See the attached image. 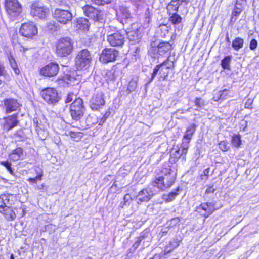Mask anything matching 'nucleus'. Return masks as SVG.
Masks as SVG:
<instances>
[{"mask_svg":"<svg viewBox=\"0 0 259 259\" xmlns=\"http://www.w3.org/2000/svg\"><path fill=\"white\" fill-rule=\"evenodd\" d=\"M162 173L164 174L163 178L164 180V183L166 188L170 187L175 182L176 175L170 168L163 169Z\"/></svg>","mask_w":259,"mask_h":259,"instance_id":"obj_19","label":"nucleus"},{"mask_svg":"<svg viewBox=\"0 0 259 259\" xmlns=\"http://www.w3.org/2000/svg\"><path fill=\"white\" fill-rule=\"evenodd\" d=\"M84 15L95 22H101L103 21V12L96 9L91 5H87L82 7Z\"/></svg>","mask_w":259,"mask_h":259,"instance_id":"obj_6","label":"nucleus"},{"mask_svg":"<svg viewBox=\"0 0 259 259\" xmlns=\"http://www.w3.org/2000/svg\"><path fill=\"white\" fill-rule=\"evenodd\" d=\"M15 197L10 194H3L0 195V209L4 207H10L14 203Z\"/></svg>","mask_w":259,"mask_h":259,"instance_id":"obj_21","label":"nucleus"},{"mask_svg":"<svg viewBox=\"0 0 259 259\" xmlns=\"http://www.w3.org/2000/svg\"><path fill=\"white\" fill-rule=\"evenodd\" d=\"M34 123L36 124L35 128L36 132L38 134V136L39 137L40 139L42 140H45L47 136V133L45 131L42 130L40 127L39 126V124L38 121H35L34 120Z\"/></svg>","mask_w":259,"mask_h":259,"instance_id":"obj_34","label":"nucleus"},{"mask_svg":"<svg viewBox=\"0 0 259 259\" xmlns=\"http://www.w3.org/2000/svg\"><path fill=\"white\" fill-rule=\"evenodd\" d=\"M141 242V240L140 239H139L136 242H135L134 243L133 246L135 249L139 247V246L140 245Z\"/></svg>","mask_w":259,"mask_h":259,"instance_id":"obj_54","label":"nucleus"},{"mask_svg":"<svg viewBox=\"0 0 259 259\" xmlns=\"http://www.w3.org/2000/svg\"><path fill=\"white\" fill-rule=\"evenodd\" d=\"M91 1L98 5H103L111 2V0H91Z\"/></svg>","mask_w":259,"mask_h":259,"instance_id":"obj_45","label":"nucleus"},{"mask_svg":"<svg viewBox=\"0 0 259 259\" xmlns=\"http://www.w3.org/2000/svg\"><path fill=\"white\" fill-rule=\"evenodd\" d=\"M158 48L155 49V51L157 49L160 52V56H163L168 53L171 49V45L168 42H161L158 45Z\"/></svg>","mask_w":259,"mask_h":259,"instance_id":"obj_27","label":"nucleus"},{"mask_svg":"<svg viewBox=\"0 0 259 259\" xmlns=\"http://www.w3.org/2000/svg\"><path fill=\"white\" fill-rule=\"evenodd\" d=\"M59 71V66L55 62H51L46 65L40 70V75L48 77L56 76Z\"/></svg>","mask_w":259,"mask_h":259,"instance_id":"obj_9","label":"nucleus"},{"mask_svg":"<svg viewBox=\"0 0 259 259\" xmlns=\"http://www.w3.org/2000/svg\"><path fill=\"white\" fill-rule=\"evenodd\" d=\"M219 148L223 151H227L229 148L225 141H221L219 143Z\"/></svg>","mask_w":259,"mask_h":259,"instance_id":"obj_44","label":"nucleus"},{"mask_svg":"<svg viewBox=\"0 0 259 259\" xmlns=\"http://www.w3.org/2000/svg\"><path fill=\"white\" fill-rule=\"evenodd\" d=\"M74 46L73 41L69 37L59 39L56 45V52L58 56L66 57L71 54Z\"/></svg>","mask_w":259,"mask_h":259,"instance_id":"obj_2","label":"nucleus"},{"mask_svg":"<svg viewBox=\"0 0 259 259\" xmlns=\"http://www.w3.org/2000/svg\"><path fill=\"white\" fill-rule=\"evenodd\" d=\"M232 144L235 147H239L241 144V136L240 135H234L232 137Z\"/></svg>","mask_w":259,"mask_h":259,"instance_id":"obj_39","label":"nucleus"},{"mask_svg":"<svg viewBox=\"0 0 259 259\" xmlns=\"http://www.w3.org/2000/svg\"><path fill=\"white\" fill-rule=\"evenodd\" d=\"M215 190V189L213 187V186L209 187L207 189H206L205 191V193H213L214 192Z\"/></svg>","mask_w":259,"mask_h":259,"instance_id":"obj_52","label":"nucleus"},{"mask_svg":"<svg viewBox=\"0 0 259 259\" xmlns=\"http://www.w3.org/2000/svg\"><path fill=\"white\" fill-rule=\"evenodd\" d=\"M244 123H245V124H244V125H245V126H244V127L243 128V131H245V128H246V125H247V122H246V121H244Z\"/></svg>","mask_w":259,"mask_h":259,"instance_id":"obj_60","label":"nucleus"},{"mask_svg":"<svg viewBox=\"0 0 259 259\" xmlns=\"http://www.w3.org/2000/svg\"><path fill=\"white\" fill-rule=\"evenodd\" d=\"M0 213H2L5 219L9 221H13L16 218V214L11 206L2 208L0 209Z\"/></svg>","mask_w":259,"mask_h":259,"instance_id":"obj_23","label":"nucleus"},{"mask_svg":"<svg viewBox=\"0 0 259 259\" xmlns=\"http://www.w3.org/2000/svg\"><path fill=\"white\" fill-rule=\"evenodd\" d=\"M23 156V149L20 147H18L14 150L12 153L9 154V158L13 161H16L20 160Z\"/></svg>","mask_w":259,"mask_h":259,"instance_id":"obj_29","label":"nucleus"},{"mask_svg":"<svg viewBox=\"0 0 259 259\" xmlns=\"http://www.w3.org/2000/svg\"><path fill=\"white\" fill-rule=\"evenodd\" d=\"M164 180L163 178V176H159L154 179L153 181H152L150 185L152 186V189L153 187H157L159 190H164L166 189L164 183Z\"/></svg>","mask_w":259,"mask_h":259,"instance_id":"obj_28","label":"nucleus"},{"mask_svg":"<svg viewBox=\"0 0 259 259\" xmlns=\"http://www.w3.org/2000/svg\"><path fill=\"white\" fill-rule=\"evenodd\" d=\"M47 11V9L41 3L36 2L31 5L30 14L34 17L43 18L46 15Z\"/></svg>","mask_w":259,"mask_h":259,"instance_id":"obj_13","label":"nucleus"},{"mask_svg":"<svg viewBox=\"0 0 259 259\" xmlns=\"http://www.w3.org/2000/svg\"><path fill=\"white\" fill-rule=\"evenodd\" d=\"M189 0H181L182 2H185L186 4L188 3Z\"/></svg>","mask_w":259,"mask_h":259,"instance_id":"obj_61","label":"nucleus"},{"mask_svg":"<svg viewBox=\"0 0 259 259\" xmlns=\"http://www.w3.org/2000/svg\"><path fill=\"white\" fill-rule=\"evenodd\" d=\"M73 94H69L66 99L65 102L66 103H69V102L72 101V100L73 99Z\"/></svg>","mask_w":259,"mask_h":259,"instance_id":"obj_53","label":"nucleus"},{"mask_svg":"<svg viewBox=\"0 0 259 259\" xmlns=\"http://www.w3.org/2000/svg\"><path fill=\"white\" fill-rule=\"evenodd\" d=\"M154 194V192L152 188L148 187L143 189L141 190L138 194L136 196V200L138 204L141 202H148L153 197Z\"/></svg>","mask_w":259,"mask_h":259,"instance_id":"obj_14","label":"nucleus"},{"mask_svg":"<svg viewBox=\"0 0 259 259\" xmlns=\"http://www.w3.org/2000/svg\"><path fill=\"white\" fill-rule=\"evenodd\" d=\"M188 142L183 141L180 147L177 149H173L171 152L170 160L173 163H176L178 159L183 155H186L188 149Z\"/></svg>","mask_w":259,"mask_h":259,"instance_id":"obj_12","label":"nucleus"},{"mask_svg":"<svg viewBox=\"0 0 259 259\" xmlns=\"http://www.w3.org/2000/svg\"><path fill=\"white\" fill-rule=\"evenodd\" d=\"M68 80H69L70 82H73V80H76L77 79L74 78L73 77L70 76L68 77Z\"/></svg>","mask_w":259,"mask_h":259,"instance_id":"obj_57","label":"nucleus"},{"mask_svg":"<svg viewBox=\"0 0 259 259\" xmlns=\"http://www.w3.org/2000/svg\"><path fill=\"white\" fill-rule=\"evenodd\" d=\"M173 68H174V62L170 60V57H169L166 60L159 65H157L154 67L149 83L152 82L155 78L158 72H159V80H164L168 76L170 69Z\"/></svg>","mask_w":259,"mask_h":259,"instance_id":"obj_1","label":"nucleus"},{"mask_svg":"<svg viewBox=\"0 0 259 259\" xmlns=\"http://www.w3.org/2000/svg\"><path fill=\"white\" fill-rule=\"evenodd\" d=\"M242 0H237L236 3L235 5L234 9L232 12L231 21L235 22L237 17L242 11L243 7L241 2Z\"/></svg>","mask_w":259,"mask_h":259,"instance_id":"obj_26","label":"nucleus"},{"mask_svg":"<svg viewBox=\"0 0 259 259\" xmlns=\"http://www.w3.org/2000/svg\"><path fill=\"white\" fill-rule=\"evenodd\" d=\"M4 105L7 113L18 111L20 108V104L17 100L12 98L5 99L4 101Z\"/></svg>","mask_w":259,"mask_h":259,"instance_id":"obj_18","label":"nucleus"},{"mask_svg":"<svg viewBox=\"0 0 259 259\" xmlns=\"http://www.w3.org/2000/svg\"><path fill=\"white\" fill-rule=\"evenodd\" d=\"M92 57L87 49L79 51L75 58V65L78 70L87 69L89 67Z\"/></svg>","mask_w":259,"mask_h":259,"instance_id":"obj_3","label":"nucleus"},{"mask_svg":"<svg viewBox=\"0 0 259 259\" xmlns=\"http://www.w3.org/2000/svg\"><path fill=\"white\" fill-rule=\"evenodd\" d=\"M131 199V195L128 194H126L124 198V205H127L128 204V201Z\"/></svg>","mask_w":259,"mask_h":259,"instance_id":"obj_50","label":"nucleus"},{"mask_svg":"<svg viewBox=\"0 0 259 259\" xmlns=\"http://www.w3.org/2000/svg\"><path fill=\"white\" fill-rule=\"evenodd\" d=\"M42 176V174H40L34 178H30L28 179V181L30 182L35 183L37 181H40Z\"/></svg>","mask_w":259,"mask_h":259,"instance_id":"obj_46","label":"nucleus"},{"mask_svg":"<svg viewBox=\"0 0 259 259\" xmlns=\"http://www.w3.org/2000/svg\"><path fill=\"white\" fill-rule=\"evenodd\" d=\"M244 40L239 37H236L232 42V46L234 50L238 51L243 46Z\"/></svg>","mask_w":259,"mask_h":259,"instance_id":"obj_33","label":"nucleus"},{"mask_svg":"<svg viewBox=\"0 0 259 259\" xmlns=\"http://www.w3.org/2000/svg\"><path fill=\"white\" fill-rule=\"evenodd\" d=\"M229 91L226 89L223 90L222 91H219V95H220L221 98L222 100L225 99L226 98V96L229 93Z\"/></svg>","mask_w":259,"mask_h":259,"instance_id":"obj_48","label":"nucleus"},{"mask_svg":"<svg viewBox=\"0 0 259 259\" xmlns=\"http://www.w3.org/2000/svg\"><path fill=\"white\" fill-rule=\"evenodd\" d=\"M53 16L57 21L63 24H67L72 19V14L69 10L60 8L54 10Z\"/></svg>","mask_w":259,"mask_h":259,"instance_id":"obj_8","label":"nucleus"},{"mask_svg":"<svg viewBox=\"0 0 259 259\" xmlns=\"http://www.w3.org/2000/svg\"><path fill=\"white\" fill-rule=\"evenodd\" d=\"M5 121L4 129L6 132H8L17 125L19 122V121L17 120V114H15L8 116L5 118Z\"/></svg>","mask_w":259,"mask_h":259,"instance_id":"obj_20","label":"nucleus"},{"mask_svg":"<svg viewBox=\"0 0 259 259\" xmlns=\"http://www.w3.org/2000/svg\"><path fill=\"white\" fill-rule=\"evenodd\" d=\"M118 55L119 52L115 49H105L102 51L99 60L104 63L113 62Z\"/></svg>","mask_w":259,"mask_h":259,"instance_id":"obj_11","label":"nucleus"},{"mask_svg":"<svg viewBox=\"0 0 259 259\" xmlns=\"http://www.w3.org/2000/svg\"><path fill=\"white\" fill-rule=\"evenodd\" d=\"M125 32L127 38L130 41L135 43L138 42L140 41L141 35L136 24H131V28H126Z\"/></svg>","mask_w":259,"mask_h":259,"instance_id":"obj_15","label":"nucleus"},{"mask_svg":"<svg viewBox=\"0 0 259 259\" xmlns=\"http://www.w3.org/2000/svg\"><path fill=\"white\" fill-rule=\"evenodd\" d=\"M257 46V41L255 39H252L249 44V48L251 50H254Z\"/></svg>","mask_w":259,"mask_h":259,"instance_id":"obj_47","label":"nucleus"},{"mask_svg":"<svg viewBox=\"0 0 259 259\" xmlns=\"http://www.w3.org/2000/svg\"><path fill=\"white\" fill-rule=\"evenodd\" d=\"M226 41L228 42H230V38L229 37V35H228V34L227 33L226 36Z\"/></svg>","mask_w":259,"mask_h":259,"instance_id":"obj_59","label":"nucleus"},{"mask_svg":"<svg viewBox=\"0 0 259 259\" xmlns=\"http://www.w3.org/2000/svg\"><path fill=\"white\" fill-rule=\"evenodd\" d=\"M213 99H214V101H218L220 99H221L220 95H219V92L218 93L217 95H216L215 96H214Z\"/></svg>","mask_w":259,"mask_h":259,"instance_id":"obj_55","label":"nucleus"},{"mask_svg":"<svg viewBox=\"0 0 259 259\" xmlns=\"http://www.w3.org/2000/svg\"><path fill=\"white\" fill-rule=\"evenodd\" d=\"M70 137L75 141H79L83 137V133L80 132L71 131L69 132Z\"/></svg>","mask_w":259,"mask_h":259,"instance_id":"obj_38","label":"nucleus"},{"mask_svg":"<svg viewBox=\"0 0 259 259\" xmlns=\"http://www.w3.org/2000/svg\"><path fill=\"white\" fill-rule=\"evenodd\" d=\"M232 57L228 56L225 57L221 61V66L224 69L230 70V62L231 61Z\"/></svg>","mask_w":259,"mask_h":259,"instance_id":"obj_37","label":"nucleus"},{"mask_svg":"<svg viewBox=\"0 0 259 259\" xmlns=\"http://www.w3.org/2000/svg\"><path fill=\"white\" fill-rule=\"evenodd\" d=\"M178 246H179V244L176 243V244L174 246V248H176Z\"/></svg>","mask_w":259,"mask_h":259,"instance_id":"obj_64","label":"nucleus"},{"mask_svg":"<svg viewBox=\"0 0 259 259\" xmlns=\"http://www.w3.org/2000/svg\"><path fill=\"white\" fill-rule=\"evenodd\" d=\"M76 27L77 29L83 31H87L89 30L90 23L88 20L84 18H78L76 22Z\"/></svg>","mask_w":259,"mask_h":259,"instance_id":"obj_25","label":"nucleus"},{"mask_svg":"<svg viewBox=\"0 0 259 259\" xmlns=\"http://www.w3.org/2000/svg\"><path fill=\"white\" fill-rule=\"evenodd\" d=\"M119 16L121 23L123 25L131 22V16L128 8L121 6L119 9Z\"/></svg>","mask_w":259,"mask_h":259,"instance_id":"obj_22","label":"nucleus"},{"mask_svg":"<svg viewBox=\"0 0 259 259\" xmlns=\"http://www.w3.org/2000/svg\"><path fill=\"white\" fill-rule=\"evenodd\" d=\"M194 103L195 106L198 108H202L205 105L204 100L200 97L195 98Z\"/></svg>","mask_w":259,"mask_h":259,"instance_id":"obj_42","label":"nucleus"},{"mask_svg":"<svg viewBox=\"0 0 259 259\" xmlns=\"http://www.w3.org/2000/svg\"><path fill=\"white\" fill-rule=\"evenodd\" d=\"M105 104L104 94L102 92H97L91 100V108L94 110H98Z\"/></svg>","mask_w":259,"mask_h":259,"instance_id":"obj_17","label":"nucleus"},{"mask_svg":"<svg viewBox=\"0 0 259 259\" xmlns=\"http://www.w3.org/2000/svg\"><path fill=\"white\" fill-rule=\"evenodd\" d=\"M171 15L169 20L173 24L177 25L181 22L182 18L177 13H172Z\"/></svg>","mask_w":259,"mask_h":259,"instance_id":"obj_36","label":"nucleus"},{"mask_svg":"<svg viewBox=\"0 0 259 259\" xmlns=\"http://www.w3.org/2000/svg\"><path fill=\"white\" fill-rule=\"evenodd\" d=\"M15 137L22 138L23 137V132L22 130H20L17 131L15 134Z\"/></svg>","mask_w":259,"mask_h":259,"instance_id":"obj_51","label":"nucleus"},{"mask_svg":"<svg viewBox=\"0 0 259 259\" xmlns=\"http://www.w3.org/2000/svg\"><path fill=\"white\" fill-rule=\"evenodd\" d=\"M8 59L9 60L10 66L11 68L13 69L15 74L19 75L20 73V71L18 67L17 64L16 63L15 59L11 55H8Z\"/></svg>","mask_w":259,"mask_h":259,"instance_id":"obj_32","label":"nucleus"},{"mask_svg":"<svg viewBox=\"0 0 259 259\" xmlns=\"http://www.w3.org/2000/svg\"><path fill=\"white\" fill-rule=\"evenodd\" d=\"M40 94L44 100L49 104H55L60 100V97L57 90L53 88L43 89Z\"/></svg>","mask_w":259,"mask_h":259,"instance_id":"obj_7","label":"nucleus"},{"mask_svg":"<svg viewBox=\"0 0 259 259\" xmlns=\"http://www.w3.org/2000/svg\"><path fill=\"white\" fill-rule=\"evenodd\" d=\"M105 119H101V121H100V123H99V124H100V125H101V124H102V123H104V122L105 121Z\"/></svg>","mask_w":259,"mask_h":259,"instance_id":"obj_62","label":"nucleus"},{"mask_svg":"<svg viewBox=\"0 0 259 259\" xmlns=\"http://www.w3.org/2000/svg\"><path fill=\"white\" fill-rule=\"evenodd\" d=\"M106 75L107 76L109 77V79L110 80H114L116 78L115 71H109L107 73Z\"/></svg>","mask_w":259,"mask_h":259,"instance_id":"obj_49","label":"nucleus"},{"mask_svg":"<svg viewBox=\"0 0 259 259\" xmlns=\"http://www.w3.org/2000/svg\"><path fill=\"white\" fill-rule=\"evenodd\" d=\"M10 259H15L13 254H11Z\"/></svg>","mask_w":259,"mask_h":259,"instance_id":"obj_63","label":"nucleus"},{"mask_svg":"<svg viewBox=\"0 0 259 259\" xmlns=\"http://www.w3.org/2000/svg\"><path fill=\"white\" fill-rule=\"evenodd\" d=\"M179 191V188L178 187L176 191H171L170 192L167 196H165V197H166L165 198V200L168 202L172 201L176 196L178 195V193L177 192Z\"/></svg>","mask_w":259,"mask_h":259,"instance_id":"obj_41","label":"nucleus"},{"mask_svg":"<svg viewBox=\"0 0 259 259\" xmlns=\"http://www.w3.org/2000/svg\"><path fill=\"white\" fill-rule=\"evenodd\" d=\"M198 210H203L205 211L203 215L206 217H209L211 214L214 210L213 204L211 202H207L202 203L198 208Z\"/></svg>","mask_w":259,"mask_h":259,"instance_id":"obj_24","label":"nucleus"},{"mask_svg":"<svg viewBox=\"0 0 259 259\" xmlns=\"http://www.w3.org/2000/svg\"><path fill=\"white\" fill-rule=\"evenodd\" d=\"M83 103L82 99L78 98L71 104L69 112L73 120L79 121L83 116L85 108Z\"/></svg>","mask_w":259,"mask_h":259,"instance_id":"obj_5","label":"nucleus"},{"mask_svg":"<svg viewBox=\"0 0 259 259\" xmlns=\"http://www.w3.org/2000/svg\"><path fill=\"white\" fill-rule=\"evenodd\" d=\"M138 81V78L137 77H135L131 79L128 83L127 89L128 93H130L135 90L137 88Z\"/></svg>","mask_w":259,"mask_h":259,"instance_id":"obj_35","label":"nucleus"},{"mask_svg":"<svg viewBox=\"0 0 259 259\" xmlns=\"http://www.w3.org/2000/svg\"><path fill=\"white\" fill-rule=\"evenodd\" d=\"M19 33L24 37H32L37 33V28L32 22H28L21 25Z\"/></svg>","mask_w":259,"mask_h":259,"instance_id":"obj_10","label":"nucleus"},{"mask_svg":"<svg viewBox=\"0 0 259 259\" xmlns=\"http://www.w3.org/2000/svg\"><path fill=\"white\" fill-rule=\"evenodd\" d=\"M107 40L111 46H122L124 42V36L119 31H116L108 35Z\"/></svg>","mask_w":259,"mask_h":259,"instance_id":"obj_16","label":"nucleus"},{"mask_svg":"<svg viewBox=\"0 0 259 259\" xmlns=\"http://www.w3.org/2000/svg\"><path fill=\"white\" fill-rule=\"evenodd\" d=\"M209 172V168H207L203 171V174L205 176H207Z\"/></svg>","mask_w":259,"mask_h":259,"instance_id":"obj_56","label":"nucleus"},{"mask_svg":"<svg viewBox=\"0 0 259 259\" xmlns=\"http://www.w3.org/2000/svg\"><path fill=\"white\" fill-rule=\"evenodd\" d=\"M157 48H158V46L157 47H152L149 50V54L154 59L158 58L159 56H160L159 51H157V49L155 51V49Z\"/></svg>","mask_w":259,"mask_h":259,"instance_id":"obj_40","label":"nucleus"},{"mask_svg":"<svg viewBox=\"0 0 259 259\" xmlns=\"http://www.w3.org/2000/svg\"><path fill=\"white\" fill-rule=\"evenodd\" d=\"M5 7L12 20H15L22 11V6L18 0H5Z\"/></svg>","mask_w":259,"mask_h":259,"instance_id":"obj_4","label":"nucleus"},{"mask_svg":"<svg viewBox=\"0 0 259 259\" xmlns=\"http://www.w3.org/2000/svg\"><path fill=\"white\" fill-rule=\"evenodd\" d=\"M196 125L195 124H192L189 125L186 131V133L183 137V140H187L185 142H188L189 144L190 141L191 140L192 137L196 131Z\"/></svg>","mask_w":259,"mask_h":259,"instance_id":"obj_30","label":"nucleus"},{"mask_svg":"<svg viewBox=\"0 0 259 259\" xmlns=\"http://www.w3.org/2000/svg\"><path fill=\"white\" fill-rule=\"evenodd\" d=\"M1 164L5 167L8 171L11 174H13V169L11 168V163L8 161L1 162Z\"/></svg>","mask_w":259,"mask_h":259,"instance_id":"obj_43","label":"nucleus"},{"mask_svg":"<svg viewBox=\"0 0 259 259\" xmlns=\"http://www.w3.org/2000/svg\"><path fill=\"white\" fill-rule=\"evenodd\" d=\"M140 51V49L139 47H136V49H135V53L137 54V53H138ZM137 55V54H135V56H136Z\"/></svg>","mask_w":259,"mask_h":259,"instance_id":"obj_58","label":"nucleus"},{"mask_svg":"<svg viewBox=\"0 0 259 259\" xmlns=\"http://www.w3.org/2000/svg\"><path fill=\"white\" fill-rule=\"evenodd\" d=\"M179 0H171L167 6L168 12L169 15L172 13H177L180 6Z\"/></svg>","mask_w":259,"mask_h":259,"instance_id":"obj_31","label":"nucleus"}]
</instances>
